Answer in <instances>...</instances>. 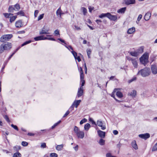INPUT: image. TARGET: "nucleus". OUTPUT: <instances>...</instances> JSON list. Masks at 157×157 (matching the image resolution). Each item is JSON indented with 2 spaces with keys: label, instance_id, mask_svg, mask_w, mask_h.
Segmentation results:
<instances>
[{
  "label": "nucleus",
  "instance_id": "nucleus-1",
  "mask_svg": "<svg viewBox=\"0 0 157 157\" xmlns=\"http://www.w3.org/2000/svg\"><path fill=\"white\" fill-rule=\"evenodd\" d=\"M151 73L150 68L145 67L140 70L137 73L138 75H141L143 77L149 75Z\"/></svg>",
  "mask_w": 157,
  "mask_h": 157
},
{
  "label": "nucleus",
  "instance_id": "nucleus-2",
  "mask_svg": "<svg viewBox=\"0 0 157 157\" xmlns=\"http://www.w3.org/2000/svg\"><path fill=\"white\" fill-rule=\"evenodd\" d=\"M74 130L78 138H83L84 136V133L83 131H80L78 128L76 126L74 127Z\"/></svg>",
  "mask_w": 157,
  "mask_h": 157
},
{
  "label": "nucleus",
  "instance_id": "nucleus-3",
  "mask_svg": "<svg viewBox=\"0 0 157 157\" xmlns=\"http://www.w3.org/2000/svg\"><path fill=\"white\" fill-rule=\"evenodd\" d=\"M127 60L131 62L135 68H137L138 66L137 61L138 59L137 58H133L127 56L126 57Z\"/></svg>",
  "mask_w": 157,
  "mask_h": 157
},
{
  "label": "nucleus",
  "instance_id": "nucleus-4",
  "mask_svg": "<svg viewBox=\"0 0 157 157\" xmlns=\"http://www.w3.org/2000/svg\"><path fill=\"white\" fill-rule=\"evenodd\" d=\"M13 37L12 34H6L2 36L0 38V41L1 42H5L9 41Z\"/></svg>",
  "mask_w": 157,
  "mask_h": 157
},
{
  "label": "nucleus",
  "instance_id": "nucleus-5",
  "mask_svg": "<svg viewBox=\"0 0 157 157\" xmlns=\"http://www.w3.org/2000/svg\"><path fill=\"white\" fill-rule=\"evenodd\" d=\"M148 56L147 54H144L140 59V62L143 64L146 63L148 62Z\"/></svg>",
  "mask_w": 157,
  "mask_h": 157
},
{
  "label": "nucleus",
  "instance_id": "nucleus-6",
  "mask_svg": "<svg viewBox=\"0 0 157 157\" xmlns=\"http://www.w3.org/2000/svg\"><path fill=\"white\" fill-rule=\"evenodd\" d=\"M97 124L100 127H101V129L103 130H104L106 129V126L104 124L103 122L101 120H98L97 122Z\"/></svg>",
  "mask_w": 157,
  "mask_h": 157
},
{
  "label": "nucleus",
  "instance_id": "nucleus-7",
  "mask_svg": "<svg viewBox=\"0 0 157 157\" xmlns=\"http://www.w3.org/2000/svg\"><path fill=\"white\" fill-rule=\"evenodd\" d=\"M2 44L5 48V50H10L12 47V44L10 42H7L6 44Z\"/></svg>",
  "mask_w": 157,
  "mask_h": 157
},
{
  "label": "nucleus",
  "instance_id": "nucleus-8",
  "mask_svg": "<svg viewBox=\"0 0 157 157\" xmlns=\"http://www.w3.org/2000/svg\"><path fill=\"white\" fill-rule=\"evenodd\" d=\"M107 17L110 20L115 21L117 20V16L112 15L110 13H108Z\"/></svg>",
  "mask_w": 157,
  "mask_h": 157
},
{
  "label": "nucleus",
  "instance_id": "nucleus-9",
  "mask_svg": "<svg viewBox=\"0 0 157 157\" xmlns=\"http://www.w3.org/2000/svg\"><path fill=\"white\" fill-rule=\"evenodd\" d=\"M139 137L141 138L146 140L150 137V135L148 133H146L144 134H141L139 135Z\"/></svg>",
  "mask_w": 157,
  "mask_h": 157
},
{
  "label": "nucleus",
  "instance_id": "nucleus-10",
  "mask_svg": "<svg viewBox=\"0 0 157 157\" xmlns=\"http://www.w3.org/2000/svg\"><path fill=\"white\" fill-rule=\"evenodd\" d=\"M151 70L153 74L156 75L157 74V66L155 65H153L151 66Z\"/></svg>",
  "mask_w": 157,
  "mask_h": 157
},
{
  "label": "nucleus",
  "instance_id": "nucleus-11",
  "mask_svg": "<svg viewBox=\"0 0 157 157\" xmlns=\"http://www.w3.org/2000/svg\"><path fill=\"white\" fill-rule=\"evenodd\" d=\"M83 93V87H80L78 88V93H77V96L78 97H80L81 96Z\"/></svg>",
  "mask_w": 157,
  "mask_h": 157
},
{
  "label": "nucleus",
  "instance_id": "nucleus-12",
  "mask_svg": "<svg viewBox=\"0 0 157 157\" xmlns=\"http://www.w3.org/2000/svg\"><path fill=\"white\" fill-rule=\"evenodd\" d=\"M48 30L46 29H45L44 27H43L42 29L39 32V34L40 35H42L43 34H49V33L48 32Z\"/></svg>",
  "mask_w": 157,
  "mask_h": 157
},
{
  "label": "nucleus",
  "instance_id": "nucleus-13",
  "mask_svg": "<svg viewBox=\"0 0 157 157\" xmlns=\"http://www.w3.org/2000/svg\"><path fill=\"white\" fill-rule=\"evenodd\" d=\"M23 25L22 24V21L20 20L16 21L15 23V26L17 28H21Z\"/></svg>",
  "mask_w": 157,
  "mask_h": 157
},
{
  "label": "nucleus",
  "instance_id": "nucleus-14",
  "mask_svg": "<svg viewBox=\"0 0 157 157\" xmlns=\"http://www.w3.org/2000/svg\"><path fill=\"white\" fill-rule=\"evenodd\" d=\"M71 52L74 56L75 59H77L78 62L81 61V59L80 57L79 56H77V53L76 52L74 51H71Z\"/></svg>",
  "mask_w": 157,
  "mask_h": 157
},
{
  "label": "nucleus",
  "instance_id": "nucleus-15",
  "mask_svg": "<svg viewBox=\"0 0 157 157\" xmlns=\"http://www.w3.org/2000/svg\"><path fill=\"white\" fill-rule=\"evenodd\" d=\"M98 134L99 136L101 138H104L105 136V132L99 130L97 131Z\"/></svg>",
  "mask_w": 157,
  "mask_h": 157
},
{
  "label": "nucleus",
  "instance_id": "nucleus-16",
  "mask_svg": "<svg viewBox=\"0 0 157 157\" xmlns=\"http://www.w3.org/2000/svg\"><path fill=\"white\" fill-rule=\"evenodd\" d=\"M151 13L150 12H147L144 16V19L146 21H147L149 19L151 16Z\"/></svg>",
  "mask_w": 157,
  "mask_h": 157
},
{
  "label": "nucleus",
  "instance_id": "nucleus-17",
  "mask_svg": "<svg viewBox=\"0 0 157 157\" xmlns=\"http://www.w3.org/2000/svg\"><path fill=\"white\" fill-rule=\"evenodd\" d=\"M131 145L132 147L135 150H137L138 149V146L135 140H133L132 142Z\"/></svg>",
  "mask_w": 157,
  "mask_h": 157
},
{
  "label": "nucleus",
  "instance_id": "nucleus-18",
  "mask_svg": "<svg viewBox=\"0 0 157 157\" xmlns=\"http://www.w3.org/2000/svg\"><path fill=\"white\" fill-rule=\"evenodd\" d=\"M35 41H38L44 40V36L43 35L39 36L34 38Z\"/></svg>",
  "mask_w": 157,
  "mask_h": 157
},
{
  "label": "nucleus",
  "instance_id": "nucleus-19",
  "mask_svg": "<svg viewBox=\"0 0 157 157\" xmlns=\"http://www.w3.org/2000/svg\"><path fill=\"white\" fill-rule=\"evenodd\" d=\"M136 92L135 90H133L131 92L128 94L131 97L133 98L135 97L136 95Z\"/></svg>",
  "mask_w": 157,
  "mask_h": 157
},
{
  "label": "nucleus",
  "instance_id": "nucleus-20",
  "mask_svg": "<svg viewBox=\"0 0 157 157\" xmlns=\"http://www.w3.org/2000/svg\"><path fill=\"white\" fill-rule=\"evenodd\" d=\"M126 10V7H123L118 10L117 12L119 13H124Z\"/></svg>",
  "mask_w": 157,
  "mask_h": 157
},
{
  "label": "nucleus",
  "instance_id": "nucleus-21",
  "mask_svg": "<svg viewBox=\"0 0 157 157\" xmlns=\"http://www.w3.org/2000/svg\"><path fill=\"white\" fill-rule=\"evenodd\" d=\"M135 31V28L134 27L129 29L127 31V33L128 34H131L134 33Z\"/></svg>",
  "mask_w": 157,
  "mask_h": 157
},
{
  "label": "nucleus",
  "instance_id": "nucleus-22",
  "mask_svg": "<svg viewBox=\"0 0 157 157\" xmlns=\"http://www.w3.org/2000/svg\"><path fill=\"white\" fill-rule=\"evenodd\" d=\"M125 3L127 5L134 4L135 3V0H126Z\"/></svg>",
  "mask_w": 157,
  "mask_h": 157
},
{
  "label": "nucleus",
  "instance_id": "nucleus-23",
  "mask_svg": "<svg viewBox=\"0 0 157 157\" xmlns=\"http://www.w3.org/2000/svg\"><path fill=\"white\" fill-rule=\"evenodd\" d=\"M81 101V100H75L74 101L73 104H74L76 108H77L78 106L79 105Z\"/></svg>",
  "mask_w": 157,
  "mask_h": 157
},
{
  "label": "nucleus",
  "instance_id": "nucleus-24",
  "mask_svg": "<svg viewBox=\"0 0 157 157\" xmlns=\"http://www.w3.org/2000/svg\"><path fill=\"white\" fill-rule=\"evenodd\" d=\"M130 55L134 57H137L139 55V53L136 52H130Z\"/></svg>",
  "mask_w": 157,
  "mask_h": 157
},
{
  "label": "nucleus",
  "instance_id": "nucleus-25",
  "mask_svg": "<svg viewBox=\"0 0 157 157\" xmlns=\"http://www.w3.org/2000/svg\"><path fill=\"white\" fill-rule=\"evenodd\" d=\"M63 144L57 145L56 147V149L58 151H61L63 149Z\"/></svg>",
  "mask_w": 157,
  "mask_h": 157
},
{
  "label": "nucleus",
  "instance_id": "nucleus-26",
  "mask_svg": "<svg viewBox=\"0 0 157 157\" xmlns=\"http://www.w3.org/2000/svg\"><path fill=\"white\" fill-rule=\"evenodd\" d=\"M4 50H5V48L2 44L0 45V54L2 53Z\"/></svg>",
  "mask_w": 157,
  "mask_h": 157
},
{
  "label": "nucleus",
  "instance_id": "nucleus-27",
  "mask_svg": "<svg viewBox=\"0 0 157 157\" xmlns=\"http://www.w3.org/2000/svg\"><path fill=\"white\" fill-rule=\"evenodd\" d=\"M90 124L89 123H86L84 126V129L86 131H88L90 127Z\"/></svg>",
  "mask_w": 157,
  "mask_h": 157
},
{
  "label": "nucleus",
  "instance_id": "nucleus-28",
  "mask_svg": "<svg viewBox=\"0 0 157 157\" xmlns=\"http://www.w3.org/2000/svg\"><path fill=\"white\" fill-rule=\"evenodd\" d=\"M98 143L101 145H103L105 144V140L101 138L99 140Z\"/></svg>",
  "mask_w": 157,
  "mask_h": 157
},
{
  "label": "nucleus",
  "instance_id": "nucleus-29",
  "mask_svg": "<svg viewBox=\"0 0 157 157\" xmlns=\"http://www.w3.org/2000/svg\"><path fill=\"white\" fill-rule=\"evenodd\" d=\"M81 10L82 11L84 15H86L87 13V9L85 7H82L81 8Z\"/></svg>",
  "mask_w": 157,
  "mask_h": 157
},
{
  "label": "nucleus",
  "instance_id": "nucleus-30",
  "mask_svg": "<svg viewBox=\"0 0 157 157\" xmlns=\"http://www.w3.org/2000/svg\"><path fill=\"white\" fill-rule=\"evenodd\" d=\"M117 96L119 98H121L123 97V95L121 92L120 91H117L116 93Z\"/></svg>",
  "mask_w": 157,
  "mask_h": 157
},
{
  "label": "nucleus",
  "instance_id": "nucleus-31",
  "mask_svg": "<svg viewBox=\"0 0 157 157\" xmlns=\"http://www.w3.org/2000/svg\"><path fill=\"white\" fill-rule=\"evenodd\" d=\"M56 15L57 16H59V17H60L61 15V10L60 8H59L57 10L56 12Z\"/></svg>",
  "mask_w": 157,
  "mask_h": 157
},
{
  "label": "nucleus",
  "instance_id": "nucleus-32",
  "mask_svg": "<svg viewBox=\"0 0 157 157\" xmlns=\"http://www.w3.org/2000/svg\"><path fill=\"white\" fill-rule=\"evenodd\" d=\"M21 154L19 152L15 153L13 156V157H21Z\"/></svg>",
  "mask_w": 157,
  "mask_h": 157
},
{
  "label": "nucleus",
  "instance_id": "nucleus-33",
  "mask_svg": "<svg viewBox=\"0 0 157 157\" xmlns=\"http://www.w3.org/2000/svg\"><path fill=\"white\" fill-rule=\"evenodd\" d=\"M17 17V16H13L10 17V22L11 23L13 22L15 20Z\"/></svg>",
  "mask_w": 157,
  "mask_h": 157
},
{
  "label": "nucleus",
  "instance_id": "nucleus-34",
  "mask_svg": "<svg viewBox=\"0 0 157 157\" xmlns=\"http://www.w3.org/2000/svg\"><path fill=\"white\" fill-rule=\"evenodd\" d=\"M108 16V13H102L99 16V17L102 18L104 17H107Z\"/></svg>",
  "mask_w": 157,
  "mask_h": 157
},
{
  "label": "nucleus",
  "instance_id": "nucleus-35",
  "mask_svg": "<svg viewBox=\"0 0 157 157\" xmlns=\"http://www.w3.org/2000/svg\"><path fill=\"white\" fill-rule=\"evenodd\" d=\"M14 7L15 8L16 10L18 11L20 8V5L18 4L15 5Z\"/></svg>",
  "mask_w": 157,
  "mask_h": 157
},
{
  "label": "nucleus",
  "instance_id": "nucleus-36",
  "mask_svg": "<svg viewBox=\"0 0 157 157\" xmlns=\"http://www.w3.org/2000/svg\"><path fill=\"white\" fill-rule=\"evenodd\" d=\"M15 10V9L12 6H10L9 8V12H13V11Z\"/></svg>",
  "mask_w": 157,
  "mask_h": 157
},
{
  "label": "nucleus",
  "instance_id": "nucleus-37",
  "mask_svg": "<svg viewBox=\"0 0 157 157\" xmlns=\"http://www.w3.org/2000/svg\"><path fill=\"white\" fill-rule=\"evenodd\" d=\"M91 50L90 49H87V53L88 57L89 58H90V55L91 54Z\"/></svg>",
  "mask_w": 157,
  "mask_h": 157
},
{
  "label": "nucleus",
  "instance_id": "nucleus-38",
  "mask_svg": "<svg viewBox=\"0 0 157 157\" xmlns=\"http://www.w3.org/2000/svg\"><path fill=\"white\" fill-rule=\"evenodd\" d=\"M157 151V142L156 143L154 146L153 147L152 149V151Z\"/></svg>",
  "mask_w": 157,
  "mask_h": 157
},
{
  "label": "nucleus",
  "instance_id": "nucleus-39",
  "mask_svg": "<svg viewBox=\"0 0 157 157\" xmlns=\"http://www.w3.org/2000/svg\"><path fill=\"white\" fill-rule=\"evenodd\" d=\"M49 40L55 41V39L52 37H47L44 36V40Z\"/></svg>",
  "mask_w": 157,
  "mask_h": 157
},
{
  "label": "nucleus",
  "instance_id": "nucleus-40",
  "mask_svg": "<svg viewBox=\"0 0 157 157\" xmlns=\"http://www.w3.org/2000/svg\"><path fill=\"white\" fill-rule=\"evenodd\" d=\"M4 15L6 17L9 18L10 15L12 16L13 14L12 13H4Z\"/></svg>",
  "mask_w": 157,
  "mask_h": 157
},
{
  "label": "nucleus",
  "instance_id": "nucleus-41",
  "mask_svg": "<svg viewBox=\"0 0 157 157\" xmlns=\"http://www.w3.org/2000/svg\"><path fill=\"white\" fill-rule=\"evenodd\" d=\"M61 122V121H59L57 123H55L54 124L53 126H52V129L54 128L56 126L59 124Z\"/></svg>",
  "mask_w": 157,
  "mask_h": 157
},
{
  "label": "nucleus",
  "instance_id": "nucleus-42",
  "mask_svg": "<svg viewBox=\"0 0 157 157\" xmlns=\"http://www.w3.org/2000/svg\"><path fill=\"white\" fill-rule=\"evenodd\" d=\"M87 121V120L86 118H84L80 122V124H82L83 123L86 122Z\"/></svg>",
  "mask_w": 157,
  "mask_h": 157
},
{
  "label": "nucleus",
  "instance_id": "nucleus-43",
  "mask_svg": "<svg viewBox=\"0 0 157 157\" xmlns=\"http://www.w3.org/2000/svg\"><path fill=\"white\" fill-rule=\"evenodd\" d=\"M44 15V14H42L39 15L38 17L37 20L39 21L41 20L43 18Z\"/></svg>",
  "mask_w": 157,
  "mask_h": 157
},
{
  "label": "nucleus",
  "instance_id": "nucleus-44",
  "mask_svg": "<svg viewBox=\"0 0 157 157\" xmlns=\"http://www.w3.org/2000/svg\"><path fill=\"white\" fill-rule=\"evenodd\" d=\"M16 14L17 15H20L21 16H24V13L23 11H21L18 12H17Z\"/></svg>",
  "mask_w": 157,
  "mask_h": 157
},
{
  "label": "nucleus",
  "instance_id": "nucleus-45",
  "mask_svg": "<svg viewBox=\"0 0 157 157\" xmlns=\"http://www.w3.org/2000/svg\"><path fill=\"white\" fill-rule=\"evenodd\" d=\"M89 121L91 122L92 124H94L96 125H97L96 122L94 121L91 118H90L89 119Z\"/></svg>",
  "mask_w": 157,
  "mask_h": 157
},
{
  "label": "nucleus",
  "instance_id": "nucleus-46",
  "mask_svg": "<svg viewBox=\"0 0 157 157\" xmlns=\"http://www.w3.org/2000/svg\"><path fill=\"white\" fill-rule=\"evenodd\" d=\"M31 40H29L28 41H26L25 42H24V43H23L21 45V46L22 47L23 46H24L26 45L31 43Z\"/></svg>",
  "mask_w": 157,
  "mask_h": 157
},
{
  "label": "nucleus",
  "instance_id": "nucleus-47",
  "mask_svg": "<svg viewBox=\"0 0 157 157\" xmlns=\"http://www.w3.org/2000/svg\"><path fill=\"white\" fill-rule=\"evenodd\" d=\"M21 147L19 146H17L14 147V149L16 151H17L18 150H20L21 149Z\"/></svg>",
  "mask_w": 157,
  "mask_h": 157
},
{
  "label": "nucleus",
  "instance_id": "nucleus-48",
  "mask_svg": "<svg viewBox=\"0 0 157 157\" xmlns=\"http://www.w3.org/2000/svg\"><path fill=\"white\" fill-rule=\"evenodd\" d=\"M11 125L12 127H13V128H14L17 131L18 130V128L16 125H14L13 124H11Z\"/></svg>",
  "mask_w": 157,
  "mask_h": 157
},
{
  "label": "nucleus",
  "instance_id": "nucleus-49",
  "mask_svg": "<svg viewBox=\"0 0 157 157\" xmlns=\"http://www.w3.org/2000/svg\"><path fill=\"white\" fill-rule=\"evenodd\" d=\"M84 75H83V72L80 73V80H84Z\"/></svg>",
  "mask_w": 157,
  "mask_h": 157
},
{
  "label": "nucleus",
  "instance_id": "nucleus-50",
  "mask_svg": "<svg viewBox=\"0 0 157 157\" xmlns=\"http://www.w3.org/2000/svg\"><path fill=\"white\" fill-rule=\"evenodd\" d=\"M21 144L23 146H27L28 145V143L25 141H22L21 143Z\"/></svg>",
  "mask_w": 157,
  "mask_h": 157
},
{
  "label": "nucleus",
  "instance_id": "nucleus-51",
  "mask_svg": "<svg viewBox=\"0 0 157 157\" xmlns=\"http://www.w3.org/2000/svg\"><path fill=\"white\" fill-rule=\"evenodd\" d=\"M57 155L55 153H52L50 154V157H57Z\"/></svg>",
  "mask_w": 157,
  "mask_h": 157
},
{
  "label": "nucleus",
  "instance_id": "nucleus-52",
  "mask_svg": "<svg viewBox=\"0 0 157 157\" xmlns=\"http://www.w3.org/2000/svg\"><path fill=\"white\" fill-rule=\"evenodd\" d=\"M136 77H133V78L128 81V82L130 83L132 82L133 81L135 80L136 79Z\"/></svg>",
  "mask_w": 157,
  "mask_h": 157
},
{
  "label": "nucleus",
  "instance_id": "nucleus-53",
  "mask_svg": "<svg viewBox=\"0 0 157 157\" xmlns=\"http://www.w3.org/2000/svg\"><path fill=\"white\" fill-rule=\"evenodd\" d=\"M40 147L41 148H44L46 147V144L45 143H42L41 144Z\"/></svg>",
  "mask_w": 157,
  "mask_h": 157
},
{
  "label": "nucleus",
  "instance_id": "nucleus-54",
  "mask_svg": "<svg viewBox=\"0 0 157 157\" xmlns=\"http://www.w3.org/2000/svg\"><path fill=\"white\" fill-rule=\"evenodd\" d=\"M4 118L8 122H10V121L7 115H5L4 117Z\"/></svg>",
  "mask_w": 157,
  "mask_h": 157
},
{
  "label": "nucleus",
  "instance_id": "nucleus-55",
  "mask_svg": "<svg viewBox=\"0 0 157 157\" xmlns=\"http://www.w3.org/2000/svg\"><path fill=\"white\" fill-rule=\"evenodd\" d=\"M89 11L91 13L92 12V11L94 10V7H92L91 6H90L89 7Z\"/></svg>",
  "mask_w": 157,
  "mask_h": 157
},
{
  "label": "nucleus",
  "instance_id": "nucleus-56",
  "mask_svg": "<svg viewBox=\"0 0 157 157\" xmlns=\"http://www.w3.org/2000/svg\"><path fill=\"white\" fill-rule=\"evenodd\" d=\"M39 13V11L38 10H36L34 12V16L35 17H37L38 13Z\"/></svg>",
  "mask_w": 157,
  "mask_h": 157
},
{
  "label": "nucleus",
  "instance_id": "nucleus-57",
  "mask_svg": "<svg viewBox=\"0 0 157 157\" xmlns=\"http://www.w3.org/2000/svg\"><path fill=\"white\" fill-rule=\"evenodd\" d=\"M142 16L141 14H140L139 15L138 17L137 18V20L138 21V22H139L140 21L141 19L142 18Z\"/></svg>",
  "mask_w": 157,
  "mask_h": 157
},
{
  "label": "nucleus",
  "instance_id": "nucleus-58",
  "mask_svg": "<svg viewBox=\"0 0 157 157\" xmlns=\"http://www.w3.org/2000/svg\"><path fill=\"white\" fill-rule=\"evenodd\" d=\"M65 46L68 50H69V48H70V49H71L72 50V51H73V48L71 46L69 45L68 46H67L66 45H65Z\"/></svg>",
  "mask_w": 157,
  "mask_h": 157
},
{
  "label": "nucleus",
  "instance_id": "nucleus-59",
  "mask_svg": "<svg viewBox=\"0 0 157 157\" xmlns=\"http://www.w3.org/2000/svg\"><path fill=\"white\" fill-rule=\"evenodd\" d=\"M54 33L55 34V35H59V31L58 29L55 30L54 32Z\"/></svg>",
  "mask_w": 157,
  "mask_h": 157
},
{
  "label": "nucleus",
  "instance_id": "nucleus-60",
  "mask_svg": "<svg viewBox=\"0 0 157 157\" xmlns=\"http://www.w3.org/2000/svg\"><path fill=\"white\" fill-rule=\"evenodd\" d=\"M80 81L81 82V86L80 87H83V86H84L85 84V81L84 80H80Z\"/></svg>",
  "mask_w": 157,
  "mask_h": 157
},
{
  "label": "nucleus",
  "instance_id": "nucleus-61",
  "mask_svg": "<svg viewBox=\"0 0 157 157\" xmlns=\"http://www.w3.org/2000/svg\"><path fill=\"white\" fill-rule=\"evenodd\" d=\"M70 113V112L68 110L67 111L65 114L64 115L63 117H65L67 116Z\"/></svg>",
  "mask_w": 157,
  "mask_h": 157
},
{
  "label": "nucleus",
  "instance_id": "nucleus-62",
  "mask_svg": "<svg viewBox=\"0 0 157 157\" xmlns=\"http://www.w3.org/2000/svg\"><path fill=\"white\" fill-rule=\"evenodd\" d=\"M78 70L79 71L80 73L83 72L82 68L81 67H78Z\"/></svg>",
  "mask_w": 157,
  "mask_h": 157
},
{
  "label": "nucleus",
  "instance_id": "nucleus-63",
  "mask_svg": "<svg viewBox=\"0 0 157 157\" xmlns=\"http://www.w3.org/2000/svg\"><path fill=\"white\" fill-rule=\"evenodd\" d=\"M111 96L113 97V98L114 99L117 101L118 102H120V101L119 100H118L115 97V95H114V94H113L111 95Z\"/></svg>",
  "mask_w": 157,
  "mask_h": 157
},
{
  "label": "nucleus",
  "instance_id": "nucleus-64",
  "mask_svg": "<svg viewBox=\"0 0 157 157\" xmlns=\"http://www.w3.org/2000/svg\"><path fill=\"white\" fill-rule=\"evenodd\" d=\"M118 132L116 130H113V133L115 135H117L118 134Z\"/></svg>",
  "mask_w": 157,
  "mask_h": 157
}]
</instances>
